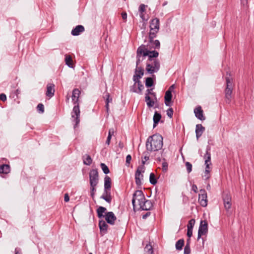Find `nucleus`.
Instances as JSON below:
<instances>
[{"mask_svg":"<svg viewBox=\"0 0 254 254\" xmlns=\"http://www.w3.org/2000/svg\"><path fill=\"white\" fill-rule=\"evenodd\" d=\"M106 208L103 206H99L97 209V216L99 218H105L106 222L112 225L115 224V221L117 220V217L115 214L112 212H107Z\"/></svg>","mask_w":254,"mask_h":254,"instance_id":"obj_3","label":"nucleus"},{"mask_svg":"<svg viewBox=\"0 0 254 254\" xmlns=\"http://www.w3.org/2000/svg\"><path fill=\"white\" fill-rule=\"evenodd\" d=\"M190 239H188L187 240V244L184 248V254H190Z\"/></svg>","mask_w":254,"mask_h":254,"instance_id":"obj_37","label":"nucleus"},{"mask_svg":"<svg viewBox=\"0 0 254 254\" xmlns=\"http://www.w3.org/2000/svg\"><path fill=\"white\" fill-rule=\"evenodd\" d=\"M145 254H153V251L150 245H147L144 248Z\"/></svg>","mask_w":254,"mask_h":254,"instance_id":"obj_39","label":"nucleus"},{"mask_svg":"<svg viewBox=\"0 0 254 254\" xmlns=\"http://www.w3.org/2000/svg\"><path fill=\"white\" fill-rule=\"evenodd\" d=\"M187 235V236L189 238V239H190V238L192 235V229H188Z\"/></svg>","mask_w":254,"mask_h":254,"instance_id":"obj_51","label":"nucleus"},{"mask_svg":"<svg viewBox=\"0 0 254 254\" xmlns=\"http://www.w3.org/2000/svg\"><path fill=\"white\" fill-rule=\"evenodd\" d=\"M136 200H137L139 206L141 205L143 200H145L144 195L142 190H137L133 194L132 204L134 209H135V202Z\"/></svg>","mask_w":254,"mask_h":254,"instance_id":"obj_6","label":"nucleus"},{"mask_svg":"<svg viewBox=\"0 0 254 254\" xmlns=\"http://www.w3.org/2000/svg\"><path fill=\"white\" fill-rule=\"evenodd\" d=\"M163 137L159 134L149 136L146 142L147 150L152 152L160 150L163 147Z\"/></svg>","mask_w":254,"mask_h":254,"instance_id":"obj_2","label":"nucleus"},{"mask_svg":"<svg viewBox=\"0 0 254 254\" xmlns=\"http://www.w3.org/2000/svg\"><path fill=\"white\" fill-rule=\"evenodd\" d=\"M149 182L151 184L155 185L157 184V180L154 173H151L149 176Z\"/></svg>","mask_w":254,"mask_h":254,"instance_id":"obj_38","label":"nucleus"},{"mask_svg":"<svg viewBox=\"0 0 254 254\" xmlns=\"http://www.w3.org/2000/svg\"><path fill=\"white\" fill-rule=\"evenodd\" d=\"M226 77V88L233 89L232 78L230 77V74L227 72Z\"/></svg>","mask_w":254,"mask_h":254,"instance_id":"obj_25","label":"nucleus"},{"mask_svg":"<svg viewBox=\"0 0 254 254\" xmlns=\"http://www.w3.org/2000/svg\"><path fill=\"white\" fill-rule=\"evenodd\" d=\"M104 189H111V179L108 176H106L104 178Z\"/></svg>","mask_w":254,"mask_h":254,"instance_id":"obj_30","label":"nucleus"},{"mask_svg":"<svg viewBox=\"0 0 254 254\" xmlns=\"http://www.w3.org/2000/svg\"><path fill=\"white\" fill-rule=\"evenodd\" d=\"M145 86L146 87H151L154 85V81L152 77H147L145 79Z\"/></svg>","mask_w":254,"mask_h":254,"instance_id":"obj_35","label":"nucleus"},{"mask_svg":"<svg viewBox=\"0 0 254 254\" xmlns=\"http://www.w3.org/2000/svg\"><path fill=\"white\" fill-rule=\"evenodd\" d=\"M108 227L107 222L104 220H100L99 221V227L102 236L107 233Z\"/></svg>","mask_w":254,"mask_h":254,"instance_id":"obj_15","label":"nucleus"},{"mask_svg":"<svg viewBox=\"0 0 254 254\" xmlns=\"http://www.w3.org/2000/svg\"><path fill=\"white\" fill-rule=\"evenodd\" d=\"M55 85L53 83H48L47 85L46 96L51 98L54 95Z\"/></svg>","mask_w":254,"mask_h":254,"instance_id":"obj_19","label":"nucleus"},{"mask_svg":"<svg viewBox=\"0 0 254 254\" xmlns=\"http://www.w3.org/2000/svg\"><path fill=\"white\" fill-rule=\"evenodd\" d=\"M241 4L244 6H247L248 3V0H241Z\"/></svg>","mask_w":254,"mask_h":254,"instance_id":"obj_62","label":"nucleus"},{"mask_svg":"<svg viewBox=\"0 0 254 254\" xmlns=\"http://www.w3.org/2000/svg\"><path fill=\"white\" fill-rule=\"evenodd\" d=\"M161 118V115L160 113L157 112H155L154 115L153 116V127L154 128L156 127L157 125L158 124Z\"/></svg>","mask_w":254,"mask_h":254,"instance_id":"obj_29","label":"nucleus"},{"mask_svg":"<svg viewBox=\"0 0 254 254\" xmlns=\"http://www.w3.org/2000/svg\"><path fill=\"white\" fill-rule=\"evenodd\" d=\"M210 148L209 146H207L206 150V153L204 156L205 163L211 164V154L210 152Z\"/></svg>","mask_w":254,"mask_h":254,"instance_id":"obj_28","label":"nucleus"},{"mask_svg":"<svg viewBox=\"0 0 254 254\" xmlns=\"http://www.w3.org/2000/svg\"><path fill=\"white\" fill-rule=\"evenodd\" d=\"M150 32L149 37L152 39L157 36L160 28V21L158 18L152 19L150 22Z\"/></svg>","mask_w":254,"mask_h":254,"instance_id":"obj_4","label":"nucleus"},{"mask_svg":"<svg viewBox=\"0 0 254 254\" xmlns=\"http://www.w3.org/2000/svg\"><path fill=\"white\" fill-rule=\"evenodd\" d=\"M64 200L65 202H68L69 200V197L68 194L67 193H65L64 194Z\"/></svg>","mask_w":254,"mask_h":254,"instance_id":"obj_59","label":"nucleus"},{"mask_svg":"<svg viewBox=\"0 0 254 254\" xmlns=\"http://www.w3.org/2000/svg\"><path fill=\"white\" fill-rule=\"evenodd\" d=\"M133 89H137L136 88V84H133V86L130 87V91L131 92H133V91H132V90H133Z\"/></svg>","mask_w":254,"mask_h":254,"instance_id":"obj_64","label":"nucleus"},{"mask_svg":"<svg viewBox=\"0 0 254 254\" xmlns=\"http://www.w3.org/2000/svg\"><path fill=\"white\" fill-rule=\"evenodd\" d=\"M80 94V91L75 88L73 90L72 93V101L74 105L72 111L71 112V117L73 119L72 122L75 123L74 127L75 128L80 122V109L78 103L79 97Z\"/></svg>","mask_w":254,"mask_h":254,"instance_id":"obj_1","label":"nucleus"},{"mask_svg":"<svg viewBox=\"0 0 254 254\" xmlns=\"http://www.w3.org/2000/svg\"><path fill=\"white\" fill-rule=\"evenodd\" d=\"M223 200L224 207L226 210L229 209L231 207V197L229 193H226L223 195Z\"/></svg>","mask_w":254,"mask_h":254,"instance_id":"obj_14","label":"nucleus"},{"mask_svg":"<svg viewBox=\"0 0 254 254\" xmlns=\"http://www.w3.org/2000/svg\"><path fill=\"white\" fill-rule=\"evenodd\" d=\"M0 99L2 101H6V96L5 94H4V93H1V94H0Z\"/></svg>","mask_w":254,"mask_h":254,"instance_id":"obj_52","label":"nucleus"},{"mask_svg":"<svg viewBox=\"0 0 254 254\" xmlns=\"http://www.w3.org/2000/svg\"><path fill=\"white\" fill-rule=\"evenodd\" d=\"M15 254H22L21 250L19 248H16L15 249Z\"/></svg>","mask_w":254,"mask_h":254,"instance_id":"obj_57","label":"nucleus"},{"mask_svg":"<svg viewBox=\"0 0 254 254\" xmlns=\"http://www.w3.org/2000/svg\"><path fill=\"white\" fill-rule=\"evenodd\" d=\"M143 155H144L143 159H142V162H141V163H142L141 165H143V166L144 165L145 162L146 161H147L148 160H149V155H148L146 152L143 153Z\"/></svg>","mask_w":254,"mask_h":254,"instance_id":"obj_45","label":"nucleus"},{"mask_svg":"<svg viewBox=\"0 0 254 254\" xmlns=\"http://www.w3.org/2000/svg\"><path fill=\"white\" fill-rule=\"evenodd\" d=\"M153 89H148L146 91L145 96H149V95H155V93L152 92Z\"/></svg>","mask_w":254,"mask_h":254,"instance_id":"obj_50","label":"nucleus"},{"mask_svg":"<svg viewBox=\"0 0 254 254\" xmlns=\"http://www.w3.org/2000/svg\"><path fill=\"white\" fill-rule=\"evenodd\" d=\"M144 53H143V57L148 56V60L151 62L152 61H154L156 59H153L154 58H156L158 57L159 55V53L158 52L156 51H150L148 50L146 48L145 46L144 45Z\"/></svg>","mask_w":254,"mask_h":254,"instance_id":"obj_10","label":"nucleus"},{"mask_svg":"<svg viewBox=\"0 0 254 254\" xmlns=\"http://www.w3.org/2000/svg\"><path fill=\"white\" fill-rule=\"evenodd\" d=\"M37 110L39 112L43 113L44 112V106L42 103H40L37 107Z\"/></svg>","mask_w":254,"mask_h":254,"instance_id":"obj_46","label":"nucleus"},{"mask_svg":"<svg viewBox=\"0 0 254 254\" xmlns=\"http://www.w3.org/2000/svg\"><path fill=\"white\" fill-rule=\"evenodd\" d=\"M184 245V240L183 239L179 240L176 243V249L177 250L180 251L182 250L183 247Z\"/></svg>","mask_w":254,"mask_h":254,"instance_id":"obj_34","label":"nucleus"},{"mask_svg":"<svg viewBox=\"0 0 254 254\" xmlns=\"http://www.w3.org/2000/svg\"><path fill=\"white\" fill-rule=\"evenodd\" d=\"M194 113L195 117L201 121H204L205 119L203 116V112L200 106H198L194 109Z\"/></svg>","mask_w":254,"mask_h":254,"instance_id":"obj_18","label":"nucleus"},{"mask_svg":"<svg viewBox=\"0 0 254 254\" xmlns=\"http://www.w3.org/2000/svg\"><path fill=\"white\" fill-rule=\"evenodd\" d=\"M92 162V159L89 155L86 154L83 157V163L85 165L89 166L91 164Z\"/></svg>","mask_w":254,"mask_h":254,"instance_id":"obj_32","label":"nucleus"},{"mask_svg":"<svg viewBox=\"0 0 254 254\" xmlns=\"http://www.w3.org/2000/svg\"><path fill=\"white\" fill-rule=\"evenodd\" d=\"M151 214V213L150 212H147L144 215H143L142 218L143 219H146L148 216H149Z\"/></svg>","mask_w":254,"mask_h":254,"instance_id":"obj_58","label":"nucleus"},{"mask_svg":"<svg viewBox=\"0 0 254 254\" xmlns=\"http://www.w3.org/2000/svg\"><path fill=\"white\" fill-rule=\"evenodd\" d=\"M146 5L144 4H141L139 7V12L140 13H143L145 10Z\"/></svg>","mask_w":254,"mask_h":254,"instance_id":"obj_48","label":"nucleus"},{"mask_svg":"<svg viewBox=\"0 0 254 254\" xmlns=\"http://www.w3.org/2000/svg\"><path fill=\"white\" fill-rule=\"evenodd\" d=\"M104 98H106V105L105 107L106 109V112L108 114V115H109V103L111 102L112 101V98L110 97V94L109 93H106L105 95L104 96Z\"/></svg>","mask_w":254,"mask_h":254,"instance_id":"obj_27","label":"nucleus"},{"mask_svg":"<svg viewBox=\"0 0 254 254\" xmlns=\"http://www.w3.org/2000/svg\"><path fill=\"white\" fill-rule=\"evenodd\" d=\"M100 198L104 199L109 203H111L112 201L111 190L104 189L103 193L100 196Z\"/></svg>","mask_w":254,"mask_h":254,"instance_id":"obj_16","label":"nucleus"},{"mask_svg":"<svg viewBox=\"0 0 254 254\" xmlns=\"http://www.w3.org/2000/svg\"><path fill=\"white\" fill-rule=\"evenodd\" d=\"M233 89L225 88V98L226 103L230 104L232 100V94Z\"/></svg>","mask_w":254,"mask_h":254,"instance_id":"obj_22","label":"nucleus"},{"mask_svg":"<svg viewBox=\"0 0 254 254\" xmlns=\"http://www.w3.org/2000/svg\"><path fill=\"white\" fill-rule=\"evenodd\" d=\"M145 99L146 104L149 108L152 107L154 106V102L151 100L149 96H145Z\"/></svg>","mask_w":254,"mask_h":254,"instance_id":"obj_36","label":"nucleus"},{"mask_svg":"<svg viewBox=\"0 0 254 254\" xmlns=\"http://www.w3.org/2000/svg\"><path fill=\"white\" fill-rule=\"evenodd\" d=\"M131 160V156L130 155L128 154L127 156L126 157V165L127 166H128L130 163V161Z\"/></svg>","mask_w":254,"mask_h":254,"instance_id":"obj_49","label":"nucleus"},{"mask_svg":"<svg viewBox=\"0 0 254 254\" xmlns=\"http://www.w3.org/2000/svg\"><path fill=\"white\" fill-rule=\"evenodd\" d=\"M191 190H193L194 192H196L197 191V186L195 185H193L192 186V187H191Z\"/></svg>","mask_w":254,"mask_h":254,"instance_id":"obj_61","label":"nucleus"},{"mask_svg":"<svg viewBox=\"0 0 254 254\" xmlns=\"http://www.w3.org/2000/svg\"><path fill=\"white\" fill-rule=\"evenodd\" d=\"M122 17L124 20L126 21L127 18V14L126 12H123L122 13Z\"/></svg>","mask_w":254,"mask_h":254,"instance_id":"obj_54","label":"nucleus"},{"mask_svg":"<svg viewBox=\"0 0 254 254\" xmlns=\"http://www.w3.org/2000/svg\"><path fill=\"white\" fill-rule=\"evenodd\" d=\"M10 171V168L9 165L2 164L0 166V174H7Z\"/></svg>","mask_w":254,"mask_h":254,"instance_id":"obj_26","label":"nucleus"},{"mask_svg":"<svg viewBox=\"0 0 254 254\" xmlns=\"http://www.w3.org/2000/svg\"><path fill=\"white\" fill-rule=\"evenodd\" d=\"M114 128H110L109 130V132H108V136H111V137L112 136V135L114 134Z\"/></svg>","mask_w":254,"mask_h":254,"instance_id":"obj_56","label":"nucleus"},{"mask_svg":"<svg viewBox=\"0 0 254 254\" xmlns=\"http://www.w3.org/2000/svg\"><path fill=\"white\" fill-rule=\"evenodd\" d=\"M140 18L142 19L143 21H147V18H146L143 13H141L139 14Z\"/></svg>","mask_w":254,"mask_h":254,"instance_id":"obj_55","label":"nucleus"},{"mask_svg":"<svg viewBox=\"0 0 254 254\" xmlns=\"http://www.w3.org/2000/svg\"><path fill=\"white\" fill-rule=\"evenodd\" d=\"M160 67V62L158 60L152 61L147 60L146 66V71L149 74H153L158 72Z\"/></svg>","mask_w":254,"mask_h":254,"instance_id":"obj_5","label":"nucleus"},{"mask_svg":"<svg viewBox=\"0 0 254 254\" xmlns=\"http://www.w3.org/2000/svg\"><path fill=\"white\" fill-rule=\"evenodd\" d=\"M155 38H153L152 39L149 37V42L150 44L151 47L154 49H159L160 47V43L159 40H154Z\"/></svg>","mask_w":254,"mask_h":254,"instance_id":"obj_24","label":"nucleus"},{"mask_svg":"<svg viewBox=\"0 0 254 254\" xmlns=\"http://www.w3.org/2000/svg\"><path fill=\"white\" fill-rule=\"evenodd\" d=\"M138 88L137 89H133L132 90L133 92L137 93L138 94H142V91L144 89V86L142 84L141 81H139L137 84Z\"/></svg>","mask_w":254,"mask_h":254,"instance_id":"obj_33","label":"nucleus"},{"mask_svg":"<svg viewBox=\"0 0 254 254\" xmlns=\"http://www.w3.org/2000/svg\"><path fill=\"white\" fill-rule=\"evenodd\" d=\"M100 166L104 174H107L109 173L110 170L109 169V168L105 164L101 163L100 164Z\"/></svg>","mask_w":254,"mask_h":254,"instance_id":"obj_40","label":"nucleus"},{"mask_svg":"<svg viewBox=\"0 0 254 254\" xmlns=\"http://www.w3.org/2000/svg\"><path fill=\"white\" fill-rule=\"evenodd\" d=\"M167 115L170 118H172L173 115V110L172 108H170L167 110Z\"/></svg>","mask_w":254,"mask_h":254,"instance_id":"obj_47","label":"nucleus"},{"mask_svg":"<svg viewBox=\"0 0 254 254\" xmlns=\"http://www.w3.org/2000/svg\"><path fill=\"white\" fill-rule=\"evenodd\" d=\"M89 182L90 185L93 188L96 187L99 182V175L97 169H92L89 172Z\"/></svg>","mask_w":254,"mask_h":254,"instance_id":"obj_7","label":"nucleus"},{"mask_svg":"<svg viewBox=\"0 0 254 254\" xmlns=\"http://www.w3.org/2000/svg\"><path fill=\"white\" fill-rule=\"evenodd\" d=\"M153 207V204L151 200L146 199L144 200L139 209L142 210H150Z\"/></svg>","mask_w":254,"mask_h":254,"instance_id":"obj_17","label":"nucleus"},{"mask_svg":"<svg viewBox=\"0 0 254 254\" xmlns=\"http://www.w3.org/2000/svg\"><path fill=\"white\" fill-rule=\"evenodd\" d=\"M185 165H186V168H187V172L188 173H190L192 171V165L189 162H186L185 163Z\"/></svg>","mask_w":254,"mask_h":254,"instance_id":"obj_44","label":"nucleus"},{"mask_svg":"<svg viewBox=\"0 0 254 254\" xmlns=\"http://www.w3.org/2000/svg\"><path fill=\"white\" fill-rule=\"evenodd\" d=\"M200 192L198 196L199 203L202 207H205L207 205V193L204 190H200Z\"/></svg>","mask_w":254,"mask_h":254,"instance_id":"obj_11","label":"nucleus"},{"mask_svg":"<svg viewBox=\"0 0 254 254\" xmlns=\"http://www.w3.org/2000/svg\"><path fill=\"white\" fill-rule=\"evenodd\" d=\"M65 64L69 67H72V60L70 55L66 54L65 55Z\"/></svg>","mask_w":254,"mask_h":254,"instance_id":"obj_31","label":"nucleus"},{"mask_svg":"<svg viewBox=\"0 0 254 254\" xmlns=\"http://www.w3.org/2000/svg\"><path fill=\"white\" fill-rule=\"evenodd\" d=\"M205 130V127H203L201 124H197L196 125L195 133L196 137L198 139L202 134Z\"/></svg>","mask_w":254,"mask_h":254,"instance_id":"obj_21","label":"nucleus"},{"mask_svg":"<svg viewBox=\"0 0 254 254\" xmlns=\"http://www.w3.org/2000/svg\"><path fill=\"white\" fill-rule=\"evenodd\" d=\"M138 70L135 69V74L133 76V80L134 82V84H137L139 81H140L139 79H140L144 74V69L142 67L138 68Z\"/></svg>","mask_w":254,"mask_h":254,"instance_id":"obj_12","label":"nucleus"},{"mask_svg":"<svg viewBox=\"0 0 254 254\" xmlns=\"http://www.w3.org/2000/svg\"><path fill=\"white\" fill-rule=\"evenodd\" d=\"M145 171V167L143 165H140L137 167L135 173V184L138 187L141 186L142 185L141 180H143V175L142 173H144Z\"/></svg>","mask_w":254,"mask_h":254,"instance_id":"obj_8","label":"nucleus"},{"mask_svg":"<svg viewBox=\"0 0 254 254\" xmlns=\"http://www.w3.org/2000/svg\"><path fill=\"white\" fill-rule=\"evenodd\" d=\"M172 98V92L168 90L165 93V104L167 106H171V101Z\"/></svg>","mask_w":254,"mask_h":254,"instance_id":"obj_23","label":"nucleus"},{"mask_svg":"<svg viewBox=\"0 0 254 254\" xmlns=\"http://www.w3.org/2000/svg\"><path fill=\"white\" fill-rule=\"evenodd\" d=\"M208 232V223L206 220H201L200 223L197 240L198 241L202 235H206Z\"/></svg>","mask_w":254,"mask_h":254,"instance_id":"obj_9","label":"nucleus"},{"mask_svg":"<svg viewBox=\"0 0 254 254\" xmlns=\"http://www.w3.org/2000/svg\"><path fill=\"white\" fill-rule=\"evenodd\" d=\"M96 187H94V190H93V188H92V187L90 186V190H91V195L92 197H94V194H95V191L96 190V189H95Z\"/></svg>","mask_w":254,"mask_h":254,"instance_id":"obj_53","label":"nucleus"},{"mask_svg":"<svg viewBox=\"0 0 254 254\" xmlns=\"http://www.w3.org/2000/svg\"><path fill=\"white\" fill-rule=\"evenodd\" d=\"M195 220L194 219H190L189 222H188V225H187V228L188 229H193V227L195 224Z\"/></svg>","mask_w":254,"mask_h":254,"instance_id":"obj_41","label":"nucleus"},{"mask_svg":"<svg viewBox=\"0 0 254 254\" xmlns=\"http://www.w3.org/2000/svg\"><path fill=\"white\" fill-rule=\"evenodd\" d=\"M168 164L165 161H163L162 163V169L164 172H166L168 170Z\"/></svg>","mask_w":254,"mask_h":254,"instance_id":"obj_43","label":"nucleus"},{"mask_svg":"<svg viewBox=\"0 0 254 254\" xmlns=\"http://www.w3.org/2000/svg\"><path fill=\"white\" fill-rule=\"evenodd\" d=\"M210 170H205V171L204 172V175L202 176V177L204 180H208V179H209V178L210 177Z\"/></svg>","mask_w":254,"mask_h":254,"instance_id":"obj_42","label":"nucleus"},{"mask_svg":"<svg viewBox=\"0 0 254 254\" xmlns=\"http://www.w3.org/2000/svg\"><path fill=\"white\" fill-rule=\"evenodd\" d=\"M205 170H210V165H211V164H209V163H205Z\"/></svg>","mask_w":254,"mask_h":254,"instance_id":"obj_63","label":"nucleus"},{"mask_svg":"<svg viewBox=\"0 0 254 254\" xmlns=\"http://www.w3.org/2000/svg\"><path fill=\"white\" fill-rule=\"evenodd\" d=\"M85 28L83 26L81 25H78L72 30L71 34L73 36H78L81 33L83 32Z\"/></svg>","mask_w":254,"mask_h":254,"instance_id":"obj_20","label":"nucleus"},{"mask_svg":"<svg viewBox=\"0 0 254 254\" xmlns=\"http://www.w3.org/2000/svg\"><path fill=\"white\" fill-rule=\"evenodd\" d=\"M144 45H142L141 46H139L137 50L136 51V69L137 70H138V68H139L140 66H138V65L141 62V56L142 55L143 56V53H144Z\"/></svg>","mask_w":254,"mask_h":254,"instance_id":"obj_13","label":"nucleus"},{"mask_svg":"<svg viewBox=\"0 0 254 254\" xmlns=\"http://www.w3.org/2000/svg\"><path fill=\"white\" fill-rule=\"evenodd\" d=\"M111 138H112V137H111L110 135V136L108 135V137H107V140L106 141V144H107L108 145H109L110 143Z\"/></svg>","mask_w":254,"mask_h":254,"instance_id":"obj_60","label":"nucleus"}]
</instances>
